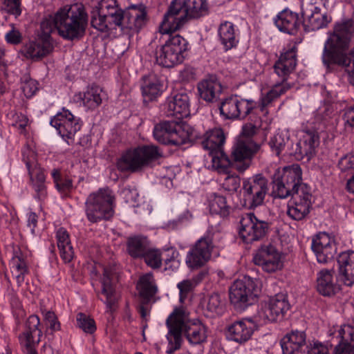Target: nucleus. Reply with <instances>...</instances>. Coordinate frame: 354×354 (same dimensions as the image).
Masks as SVG:
<instances>
[{"instance_id":"f257e3e1","label":"nucleus","mask_w":354,"mask_h":354,"mask_svg":"<svg viewBox=\"0 0 354 354\" xmlns=\"http://www.w3.org/2000/svg\"><path fill=\"white\" fill-rule=\"evenodd\" d=\"M327 35L322 55L324 66L328 71L335 66L344 68L349 83L354 86V48L349 50L354 39L353 21L348 19L335 23Z\"/></svg>"},{"instance_id":"f03ea898","label":"nucleus","mask_w":354,"mask_h":354,"mask_svg":"<svg viewBox=\"0 0 354 354\" xmlns=\"http://www.w3.org/2000/svg\"><path fill=\"white\" fill-rule=\"evenodd\" d=\"M88 25V15L82 3L65 6L54 15H49L41 24L44 35L57 32L63 39L68 41L82 38Z\"/></svg>"},{"instance_id":"7ed1b4c3","label":"nucleus","mask_w":354,"mask_h":354,"mask_svg":"<svg viewBox=\"0 0 354 354\" xmlns=\"http://www.w3.org/2000/svg\"><path fill=\"white\" fill-rule=\"evenodd\" d=\"M166 324L169 329L167 338L169 348L167 353L171 354L181 346L184 335L190 344L200 345L207 341V328L198 320L191 321L183 308H176L168 317Z\"/></svg>"},{"instance_id":"20e7f679","label":"nucleus","mask_w":354,"mask_h":354,"mask_svg":"<svg viewBox=\"0 0 354 354\" xmlns=\"http://www.w3.org/2000/svg\"><path fill=\"white\" fill-rule=\"evenodd\" d=\"M271 151L277 156H290L297 160L306 158L310 160L315 153L319 144V138L315 131H306L302 139L294 143L286 130H279L270 138L268 142Z\"/></svg>"},{"instance_id":"39448f33","label":"nucleus","mask_w":354,"mask_h":354,"mask_svg":"<svg viewBox=\"0 0 354 354\" xmlns=\"http://www.w3.org/2000/svg\"><path fill=\"white\" fill-rule=\"evenodd\" d=\"M207 12L206 0H173L160 25V32L162 34L175 32L188 19L204 16Z\"/></svg>"},{"instance_id":"423d86ee","label":"nucleus","mask_w":354,"mask_h":354,"mask_svg":"<svg viewBox=\"0 0 354 354\" xmlns=\"http://www.w3.org/2000/svg\"><path fill=\"white\" fill-rule=\"evenodd\" d=\"M296 64V50L295 48H292L281 55L274 66V73L281 80L275 83L266 94L261 95L259 104L261 111H264L272 102L292 87L293 83L289 82L288 80Z\"/></svg>"},{"instance_id":"0eeeda50","label":"nucleus","mask_w":354,"mask_h":354,"mask_svg":"<svg viewBox=\"0 0 354 354\" xmlns=\"http://www.w3.org/2000/svg\"><path fill=\"white\" fill-rule=\"evenodd\" d=\"M114 201L115 196L108 187L90 194L85 202L88 220L91 223H97L110 219L114 214Z\"/></svg>"},{"instance_id":"6e6552de","label":"nucleus","mask_w":354,"mask_h":354,"mask_svg":"<svg viewBox=\"0 0 354 354\" xmlns=\"http://www.w3.org/2000/svg\"><path fill=\"white\" fill-rule=\"evenodd\" d=\"M225 140L223 131L221 128H214L204 133L201 143L212 158V167L218 173L227 174L232 165V160L223 151Z\"/></svg>"},{"instance_id":"1a4fd4ad","label":"nucleus","mask_w":354,"mask_h":354,"mask_svg":"<svg viewBox=\"0 0 354 354\" xmlns=\"http://www.w3.org/2000/svg\"><path fill=\"white\" fill-rule=\"evenodd\" d=\"M161 156L157 147L143 145L123 153L117 162V167L121 171L136 172Z\"/></svg>"},{"instance_id":"9d476101","label":"nucleus","mask_w":354,"mask_h":354,"mask_svg":"<svg viewBox=\"0 0 354 354\" xmlns=\"http://www.w3.org/2000/svg\"><path fill=\"white\" fill-rule=\"evenodd\" d=\"M259 292V281L245 276L232 284L230 288V299L235 308L243 310L255 301Z\"/></svg>"},{"instance_id":"9b49d317","label":"nucleus","mask_w":354,"mask_h":354,"mask_svg":"<svg viewBox=\"0 0 354 354\" xmlns=\"http://www.w3.org/2000/svg\"><path fill=\"white\" fill-rule=\"evenodd\" d=\"M290 309L288 296L285 293H278L269 298L267 301L261 303L254 318L259 324H265L281 320Z\"/></svg>"},{"instance_id":"f8f14e48","label":"nucleus","mask_w":354,"mask_h":354,"mask_svg":"<svg viewBox=\"0 0 354 354\" xmlns=\"http://www.w3.org/2000/svg\"><path fill=\"white\" fill-rule=\"evenodd\" d=\"M186 50V40L179 35L172 36L156 50V62L164 67H172L183 61Z\"/></svg>"},{"instance_id":"ddd939ff","label":"nucleus","mask_w":354,"mask_h":354,"mask_svg":"<svg viewBox=\"0 0 354 354\" xmlns=\"http://www.w3.org/2000/svg\"><path fill=\"white\" fill-rule=\"evenodd\" d=\"M268 191V180L262 174H256L243 181V206L254 209L263 204Z\"/></svg>"},{"instance_id":"4468645a","label":"nucleus","mask_w":354,"mask_h":354,"mask_svg":"<svg viewBox=\"0 0 354 354\" xmlns=\"http://www.w3.org/2000/svg\"><path fill=\"white\" fill-rule=\"evenodd\" d=\"M153 133L154 138L164 145L180 146L187 140L182 123L176 120L160 122L155 125Z\"/></svg>"},{"instance_id":"2eb2a0df","label":"nucleus","mask_w":354,"mask_h":354,"mask_svg":"<svg viewBox=\"0 0 354 354\" xmlns=\"http://www.w3.org/2000/svg\"><path fill=\"white\" fill-rule=\"evenodd\" d=\"M270 225L258 219L252 213L243 215L240 221L239 235L245 243H252L263 239Z\"/></svg>"},{"instance_id":"dca6fc26","label":"nucleus","mask_w":354,"mask_h":354,"mask_svg":"<svg viewBox=\"0 0 354 354\" xmlns=\"http://www.w3.org/2000/svg\"><path fill=\"white\" fill-rule=\"evenodd\" d=\"M257 107V102L252 100L231 96L225 99L220 104L221 114L225 119H244Z\"/></svg>"},{"instance_id":"f3484780","label":"nucleus","mask_w":354,"mask_h":354,"mask_svg":"<svg viewBox=\"0 0 354 354\" xmlns=\"http://www.w3.org/2000/svg\"><path fill=\"white\" fill-rule=\"evenodd\" d=\"M261 145L253 139L239 138L232 147L231 158L236 163L240 171L246 170L250 165L251 160L260 150Z\"/></svg>"},{"instance_id":"a211bd4d","label":"nucleus","mask_w":354,"mask_h":354,"mask_svg":"<svg viewBox=\"0 0 354 354\" xmlns=\"http://www.w3.org/2000/svg\"><path fill=\"white\" fill-rule=\"evenodd\" d=\"M214 248L210 236L201 237L187 252L185 260L187 266L191 269L201 268L211 259Z\"/></svg>"},{"instance_id":"6ab92c4d","label":"nucleus","mask_w":354,"mask_h":354,"mask_svg":"<svg viewBox=\"0 0 354 354\" xmlns=\"http://www.w3.org/2000/svg\"><path fill=\"white\" fill-rule=\"evenodd\" d=\"M50 124L57 129L58 133L68 144H70L69 140H73L82 127L80 118L75 117L64 108L50 120Z\"/></svg>"},{"instance_id":"aec40b11","label":"nucleus","mask_w":354,"mask_h":354,"mask_svg":"<svg viewBox=\"0 0 354 354\" xmlns=\"http://www.w3.org/2000/svg\"><path fill=\"white\" fill-rule=\"evenodd\" d=\"M147 10L144 4L131 5L124 12L120 29L124 34L132 35L145 25Z\"/></svg>"},{"instance_id":"412c9836","label":"nucleus","mask_w":354,"mask_h":354,"mask_svg":"<svg viewBox=\"0 0 354 354\" xmlns=\"http://www.w3.org/2000/svg\"><path fill=\"white\" fill-rule=\"evenodd\" d=\"M312 250L320 263H327L333 259L337 253L334 238L326 232H319L313 239Z\"/></svg>"},{"instance_id":"4be33fe9","label":"nucleus","mask_w":354,"mask_h":354,"mask_svg":"<svg viewBox=\"0 0 354 354\" xmlns=\"http://www.w3.org/2000/svg\"><path fill=\"white\" fill-rule=\"evenodd\" d=\"M302 24L306 31H315L326 28L332 18L326 12L313 4L308 3L301 6Z\"/></svg>"},{"instance_id":"5701e85b","label":"nucleus","mask_w":354,"mask_h":354,"mask_svg":"<svg viewBox=\"0 0 354 354\" xmlns=\"http://www.w3.org/2000/svg\"><path fill=\"white\" fill-rule=\"evenodd\" d=\"M254 263L267 272H274L282 268L281 254L272 245L262 246L253 258Z\"/></svg>"},{"instance_id":"b1692460","label":"nucleus","mask_w":354,"mask_h":354,"mask_svg":"<svg viewBox=\"0 0 354 354\" xmlns=\"http://www.w3.org/2000/svg\"><path fill=\"white\" fill-rule=\"evenodd\" d=\"M118 281L117 272L115 268L105 267L101 279V295L105 297L104 304L107 308L112 311L118 301L115 292V284Z\"/></svg>"},{"instance_id":"393cba45","label":"nucleus","mask_w":354,"mask_h":354,"mask_svg":"<svg viewBox=\"0 0 354 354\" xmlns=\"http://www.w3.org/2000/svg\"><path fill=\"white\" fill-rule=\"evenodd\" d=\"M164 111L167 116L174 117L181 122L183 118L189 115V98L186 93H177L167 98Z\"/></svg>"},{"instance_id":"a878e982","label":"nucleus","mask_w":354,"mask_h":354,"mask_svg":"<svg viewBox=\"0 0 354 354\" xmlns=\"http://www.w3.org/2000/svg\"><path fill=\"white\" fill-rule=\"evenodd\" d=\"M39 318L35 315H30L27 321V330L19 335L21 346L26 351L27 354H37L35 346L40 341L42 332L39 329Z\"/></svg>"},{"instance_id":"bb28decb","label":"nucleus","mask_w":354,"mask_h":354,"mask_svg":"<svg viewBox=\"0 0 354 354\" xmlns=\"http://www.w3.org/2000/svg\"><path fill=\"white\" fill-rule=\"evenodd\" d=\"M53 46L49 35H45L35 41H30L24 45L20 50L27 59L35 60L46 56L53 50Z\"/></svg>"},{"instance_id":"cd10ccee","label":"nucleus","mask_w":354,"mask_h":354,"mask_svg":"<svg viewBox=\"0 0 354 354\" xmlns=\"http://www.w3.org/2000/svg\"><path fill=\"white\" fill-rule=\"evenodd\" d=\"M339 277L348 286L354 283V251L341 252L337 257Z\"/></svg>"},{"instance_id":"c85d7f7f","label":"nucleus","mask_w":354,"mask_h":354,"mask_svg":"<svg viewBox=\"0 0 354 354\" xmlns=\"http://www.w3.org/2000/svg\"><path fill=\"white\" fill-rule=\"evenodd\" d=\"M317 290L327 297L333 296L340 290L334 271L324 269L317 274Z\"/></svg>"},{"instance_id":"c756f323","label":"nucleus","mask_w":354,"mask_h":354,"mask_svg":"<svg viewBox=\"0 0 354 354\" xmlns=\"http://www.w3.org/2000/svg\"><path fill=\"white\" fill-rule=\"evenodd\" d=\"M274 24L280 31L295 35L299 30L301 21L297 13L284 9L277 15Z\"/></svg>"},{"instance_id":"7c9ffc66","label":"nucleus","mask_w":354,"mask_h":354,"mask_svg":"<svg viewBox=\"0 0 354 354\" xmlns=\"http://www.w3.org/2000/svg\"><path fill=\"white\" fill-rule=\"evenodd\" d=\"M137 290L143 304L156 301L155 297L158 288L153 273L147 272L140 277L137 283Z\"/></svg>"},{"instance_id":"2f4dec72","label":"nucleus","mask_w":354,"mask_h":354,"mask_svg":"<svg viewBox=\"0 0 354 354\" xmlns=\"http://www.w3.org/2000/svg\"><path fill=\"white\" fill-rule=\"evenodd\" d=\"M255 326L251 319L235 322L228 327V337L236 342H245L251 337Z\"/></svg>"},{"instance_id":"473e14b6","label":"nucleus","mask_w":354,"mask_h":354,"mask_svg":"<svg viewBox=\"0 0 354 354\" xmlns=\"http://www.w3.org/2000/svg\"><path fill=\"white\" fill-rule=\"evenodd\" d=\"M31 186L35 192V197L42 201L47 196V189L45 183L46 176L43 170L36 165L32 166L29 161L26 162Z\"/></svg>"},{"instance_id":"72a5a7b5","label":"nucleus","mask_w":354,"mask_h":354,"mask_svg":"<svg viewBox=\"0 0 354 354\" xmlns=\"http://www.w3.org/2000/svg\"><path fill=\"white\" fill-rule=\"evenodd\" d=\"M198 91L201 99L214 102L219 97L222 86L216 76L211 75L198 84Z\"/></svg>"},{"instance_id":"f704fd0d","label":"nucleus","mask_w":354,"mask_h":354,"mask_svg":"<svg viewBox=\"0 0 354 354\" xmlns=\"http://www.w3.org/2000/svg\"><path fill=\"white\" fill-rule=\"evenodd\" d=\"M218 32L219 41L225 51L235 48L239 44V31L232 22L225 21L221 24Z\"/></svg>"},{"instance_id":"c9c22d12","label":"nucleus","mask_w":354,"mask_h":354,"mask_svg":"<svg viewBox=\"0 0 354 354\" xmlns=\"http://www.w3.org/2000/svg\"><path fill=\"white\" fill-rule=\"evenodd\" d=\"M163 85L160 78L154 74L143 77L141 85L142 94L145 102H150L161 95Z\"/></svg>"},{"instance_id":"e433bc0d","label":"nucleus","mask_w":354,"mask_h":354,"mask_svg":"<svg viewBox=\"0 0 354 354\" xmlns=\"http://www.w3.org/2000/svg\"><path fill=\"white\" fill-rule=\"evenodd\" d=\"M306 335L303 331L294 330L281 340L283 354H295L306 344Z\"/></svg>"},{"instance_id":"4c0bfd02","label":"nucleus","mask_w":354,"mask_h":354,"mask_svg":"<svg viewBox=\"0 0 354 354\" xmlns=\"http://www.w3.org/2000/svg\"><path fill=\"white\" fill-rule=\"evenodd\" d=\"M105 97L106 94L102 88L95 85L88 87L86 91L78 94V98L83 105L92 110L98 107Z\"/></svg>"},{"instance_id":"58836bf2","label":"nucleus","mask_w":354,"mask_h":354,"mask_svg":"<svg viewBox=\"0 0 354 354\" xmlns=\"http://www.w3.org/2000/svg\"><path fill=\"white\" fill-rule=\"evenodd\" d=\"M207 201L211 214L219 215L223 218L230 215L232 208L225 196L217 193H210L207 195Z\"/></svg>"},{"instance_id":"ea45409f","label":"nucleus","mask_w":354,"mask_h":354,"mask_svg":"<svg viewBox=\"0 0 354 354\" xmlns=\"http://www.w3.org/2000/svg\"><path fill=\"white\" fill-rule=\"evenodd\" d=\"M118 7L116 0H100L96 9L91 12V26L94 28H104L106 25L102 23L101 18L104 17L106 13Z\"/></svg>"},{"instance_id":"a19ab883","label":"nucleus","mask_w":354,"mask_h":354,"mask_svg":"<svg viewBox=\"0 0 354 354\" xmlns=\"http://www.w3.org/2000/svg\"><path fill=\"white\" fill-rule=\"evenodd\" d=\"M288 186L294 189L301 183V169L298 165L285 167L282 169L278 168L274 171Z\"/></svg>"},{"instance_id":"79ce46f5","label":"nucleus","mask_w":354,"mask_h":354,"mask_svg":"<svg viewBox=\"0 0 354 354\" xmlns=\"http://www.w3.org/2000/svg\"><path fill=\"white\" fill-rule=\"evenodd\" d=\"M60 257L65 263H69L74 257L69 234L64 228H59L56 234Z\"/></svg>"},{"instance_id":"37998d69","label":"nucleus","mask_w":354,"mask_h":354,"mask_svg":"<svg viewBox=\"0 0 354 354\" xmlns=\"http://www.w3.org/2000/svg\"><path fill=\"white\" fill-rule=\"evenodd\" d=\"M127 245L128 253L134 259L141 258L149 247L147 238L141 235L129 237Z\"/></svg>"},{"instance_id":"c03bdc74","label":"nucleus","mask_w":354,"mask_h":354,"mask_svg":"<svg viewBox=\"0 0 354 354\" xmlns=\"http://www.w3.org/2000/svg\"><path fill=\"white\" fill-rule=\"evenodd\" d=\"M223 301L217 292L209 295L203 301V308L206 316L214 317L222 313L223 310Z\"/></svg>"},{"instance_id":"a18cd8bd","label":"nucleus","mask_w":354,"mask_h":354,"mask_svg":"<svg viewBox=\"0 0 354 354\" xmlns=\"http://www.w3.org/2000/svg\"><path fill=\"white\" fill-rule=\"evenodd\" d=\"M124 12L118 7L116 9L112 10V11L106 13V16L101 18L102 23L106 25L104 28H96L101 32H106L109 30L120 28L121 23L123 18Z\"/></svg>"},{"instance_id":"49530a36","label":"nucleus","mask_w":354,"mask_h":354,"mask_svg":"<svg viewBox=\"0 0 354 354\" xmlns=\"http://www.w3.org/2000/svg\"><path fill=\"white\" fill-rule=\"evenodd\" d=\"M311 206L292 200L288 205L287 214L293 220L301 221L309 214Z\"/></svg>"},{"instance_id":"de8ad7c7","label":"nucleus","mask_w":354,"mask_h":354,"mask_svg":"<svg viewBox=\"0 0 354 354\" xmlns=\"http://www.w3.org/2000/svg\"><path fill=\"white\" fill-rule=\"evenodd\" d=\"M335 337L339 339L338 344H343L354 349V326L344 324L335 332Z\"/></svg>"},{"instance_id":"09e8293b","label":"nucleus","mask_w":354,"mask_h":354,"mask_svg":"<svg viewBox=\"0 0 354 354\" xmlns=\"http://www.w3.org/2000/svg\"><path fill=\"white\" fill-rule=\"evenodd\" d=\"M205 275V272H202L192 279L183 280L177 284V288L180 292V302L184 301L187 295L194 290Z\"/></svg>"},{"instance_id":"8fccbe9b","label":"nucleus","mask_w":354,"mask_h":354,"mask_svg":"<svg viewBox=\"0 0 354 354\" xmlns=\"http://www.w3.org/2000/svg\"><path fill=\"white\" fill-rule=\"evenodd\" d=\"M272 195L274 198H285L288 196H292V189L279 178L278 174H274L272 176Z\"/></svg>"},{"instance_id":"3c124183","label":"nucleus","mask_w":354,"mask_h":354,"mask_svg":"<svg viewBox=\"0 0 354 354\" xmlns=\"http://www.w3.org/2000/svg\"><path fill=\"white\" fill-rule=\"evenodd\" d=\"M141 259H143L147 266L153 270L159 269L162 264V252L156 248L149 247Z\"/></svg>"},{"instance_id":"603ef678","label":"nucleus","mask_w":354,"mask_h":354,"mask_svg":"<svg viewBox=\"0 0 354 354\" xmlns=\"http://www.w3.org/2000/svg\"><path fill=\"white\" fill-rule=\"evenodd\" d=\"M311 189L306 184L301 183L292 190V200L312 205Z\"/></svg>"},{"instance_id":"864d4df0","label":"nucleus","mask_w":354,"mask_h":354,"mask_svg":"<svg viewBox=\"0 0 354 354\" xmlns=\"http://www.w3.org/2000/svg\"><path fill=\"white\" fill-rule=\"evenodd\" d=\"M21 0H0V8L16 17L21 13Z\"/></svg>"},{"instance_id":"5fc2aeb1","label":"nucleus","mask_w":354,"mask_h":354,"mask_svg":"<svg viewBox=\"0 0 354 354\" xmlns=\"http://www.w3.org/2000/svg\"><path fill=\"white\" fill-rule=\"evenodd\" d=\"M77 326L85 333L92 334L96 330L94 320L83 313L77 315Z\"/></svg>"},{"instance_id":"6e6d98bb","label":"nucleus","mask_w":354,"mask_h":354,"mask_svg":"<svg viewBox=\"0 0 354 354\" xmlns=\"http://www.w3.org/2000/svg\"><path fill=\"white\" fill-rule=\"evenodd\" d=\"M240 185L241 180L237 176H227L222 183L223 188L231 194L236 192Z\"/></svg>"},{"instance_id":"4d7b16f0","label":"nucleus","mask_w":354,"mask_h":354,"mask_svg":"<svg viewBox=\"0 0 354 354\" xmlns=\"http://www.w3.org/2000/svg\"><path fill=\"white\" fill-rule=\"evenodd\" d=\"M167 257L165 259V270H175L178 268L180 262L176 259L178 252L173 249H167Z\"/></svg>"},{"instance_id":"13d9d810","label":"nucleus","mask_w":354,"mask_h":354,"mask_svg":"<svg viewBox=\"0 0 354 354\" xmlns=\"http://www.w3.org/2000/svg\"><path fill=\"white\" fill-rule=\"evenodd\" d=\"M11 29L6 34L5 39L8 44L17 45L22 41V35L13 24L10 25Z\"/></svg>"},{"instance_id":"bf43d9fd","label":"nucleus","mask_w":354,"mask_h":354,"mask_svg":"<svg viewBox=\"0 0 354 354\" xmlns=\"http://www.w3.org/2000/svg\"><path fill=\"white\" fill-rule=\"evenodd\" d=\"M21 89L26 97H31L38 90L37 82L31 78L26 79L22 82Z\"/></svg>"},{"instance_id":"052dcab7","label":"nucleus","mask_w":354,"mask_h":354,"mask_svg":"<svg viewBox=\"0 0 354 354\" xmlns=\"http://www.w3.org/2000/svg\"><path fill=\"white\" fill-rule=\"evenodd\" d=\"M259 131V127L253 123L248 122L242 127V131L239 138L252 139Z\"/></svg>"},{"instance_id":"680f3d73","label":"nucleus","mask_w":354,"mask_h":354,"mask_svg":"<svg viewBox=\"0 0 354 354\" xmlns=\"http://www.w3.org/2000/svg\"><path fill=\"white\" fill-rule=\"evenodd\" d=\"M43 315L46 324L53 331H57L60 330V323L53 312L50 310L44 311Z\"/></svg>"},{"instance_id":"e2e57ef3","label":"nucleus","mask_w":354,"mask_h":354,"mask_svg":"<svg viewBox=\"0 0 354 354\" xmlns=\"http://www.w3.org/2000/svg\"><path fill=\"white\" fill-rule=\"evenodd\" d=\"M306 354H329L328 346L319 342H314L307 346Z\"/></svg>"},{"instance_id":"0e129e2a","label":"nucleus","mask_w":354,"mask_h":354,"mask_svg":"<svg viewBox=\"0 0 354 354\" xmlns=\"http://www.w3.org/2000/svg\"><path fill=\"white\" fill-rule=\"evenodd\" d=\"M12 268L17 272V277L19 278L21 275H24L28 272V268L26 262L19 257H15L12 259Z\"/></svg>"},{"instance_id":"69168bd1","label":"nucleus","mask_w":354,"mask_h":354,"mask_svg":"<svg viewBox=\"0 0 354 354\" xmlns=\"http://www.w3.org/2000/svg\"><path fill=\"white\" fill-rule=\"evenodd\" d=\"M55 187L59 192L66 193L73 189V181L69 178H62Z\"/></svg>"},{"instance_id":"338daca9","label":"nucleus","mask_w":354,"mask_h":354,"mask_svg":"<svg viewBox=\"0 0 354 354\" xmlns=\"http://www.w3.org/2000/svg\"><path fill=\"white\" fill-rule=\"evenodd\" d=\"M339 167L342 171L354 169V155L346 156L339 161Z\"/></svg>"},{"instance_id":"774afa93","label":"nucleus","mask_w":354,"mask_h":354,"mask_svg":"<svg viewBox=\"0 0 354 354\" xmlns=\"http://www.w3.org/2000/svg\"><path fill=\"white\" fill-rule=\"evenodd\" d=\"M345 124L354 128V106L348 108L344 115Z\"/></svg>"}]
</instances>
